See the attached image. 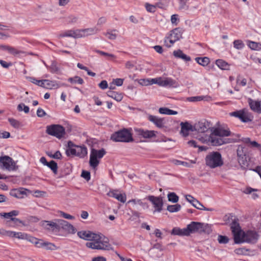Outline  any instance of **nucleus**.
Segmentation results:
<instances>
[{
    "instance_id": "1",
    "label": "nucleus",
    "mask_w": 261,
    "mask_h": 261,
    "mask_svg": "<svg viewBox=\"0 0 261 261\" xmlns=\"http://www.w3.org/2000/svg\"><path fill=\"white\" fill-rule=\"evenodd\" d=\"M231 229L233 235L234 241L236 244L247 243L255 244L258 239V233L254 231L245 232L241 230L239 224L233 222L231 224Z\"/></svg>"
},
{
    "instance_id": "2",
    "label": "nucleus",
    "mask_w": 261,
    "mask_h": 261,
    "mask_svg": "<svg viewBox=\"0 0 261 261\" xmlns=\"http://www.w3.org/2000/svg\"><path fill=\"white\" fill-rule=\"evenodd\" d=\"M87 247L92 249L110 250L112 249L109 239L100 233H96L91 242H87Z\"/></svg>"
},
{
    "instance_id": "3",
    "label": "nucleus",
    "mask_w": 261,
    "mask_h": 261,
    "mask_svg": "<svg viewBox=\"0 0 261 261\" xmlns=\"http://www.w3.org/2000/svg\"><path fill=\"white\" fill-rule=\"evenodd\" d=\"M205 164L211 168H215L223 165L221 154L219 152L213 151L206 156Z\"/></svg>"
},
{
    "instance_id": "4",
    "label": "nucleus",
    "mask_w": 261,
    "mask_h": 261,
    "mask_svg": "<svg viewBox=\"0 0 261 261\" xmlns=\"http://www.w3.org/2000/svg\"><path fill=\"white\" fill-rule=\"evenodd\" d=\"M111 139L115 142H130L134 139L130 132L127 128H123L113 133Z\"/></svg>"
},
{
    "instance_id": "5",
    "label": "nucleus",
    "mask_w": 261,
    "mask_h": 261,
    "mask_svg": "<svg viewBox=\"0 0 261 261\" xmlns=\"http://www.w3.org/2000/svg\"><path fill=\"white\" fill-rule=\"evenodd\" d=\"M182 33L181 29L179 28L172 30L165 38L164 45L167 47H170L176 41L182 38Z\"/></svg>"
},
{
    "instance_id": "6",
    "label": "nucleus",
    "mask_w": 261,
    "mask_h": 261,
    "mask_svg": "<svg viewBox=\"0 0 261 261\" xmlns=\"http://www.w3.org/2000/svg\"><path fill=\"white\" fill-rule=\"evenodd\" d=\"M106 153V151L103 148L100 150H97L92 148L91 150L89 164L93 168L95 169L99 164V160L101 159Z\"/></svg>"
},
{
    "instance_id": "7",
    "label": "nucleus",
    "mask_w": 261,
    "mask_h": 261,
    "mask_svg": "<svg viewBox=\"0 0 261 261\" xmlns=\"http://www.w3.org/2000/svg\"><path fill=\"white\" fill-rule=\"evenodd\" d=\"M0 168L8 171H14L18 169L15 162L8 155L0 156Z\"/></svg>"
},
{
    "instance_id": "8",
    "label": "nucleus",
    "mask_w": 261,
    "mask_h": 261,
    "mask_svg": "<svg viewBox=\"0 0 261 261\" xmlns=\"http://www.w3.org/2000/svg\"><path fill=\"white\" fill-rule=\"evenodd\" d=\"M46 132L47 134L60 139L65 134V128L58 124H52L46 127Z\"/></svg>"
},
{
    "instance_id": "9",
    "label": "nucleus",
    "mask_w": 261,
    "mask_h": 261,
    "mask_svg": "<svg viewBox=\"0 0 261 261\" xmlns=\"http://www.w3.org/2000/svg\"><path fill=\"white\" fill-rule=\"evenodd\" d=\"M209 226L207 224L201 223L199 222H192L187 226L188 231H189V236L191 233L196 232H205L207 228Z\"/></svg>"
},
{
    "instance_id": "10",
    "label": "nucleus",
    "mask_w": 261,
    "mask_h": 261,
    "mask_svg": "<svg viewBox=\"0 0 261 261\" xmlns=\"http://www.w3.org/2000/svg\"><path fill=\"white\" fill-rule=\"evenodd\" d=\"M37 193L39 194L40 196H42L45 192L41 191H31L23 188H19L11 190L10 192V196L34 195V194Z\"/></svg>"
},
{
    "instance_id": "11",
    "label": "nucleus",
    "mask_w": 261,
    "mask_h": 261,
    "mask_svg": "<svg viewBox=\"0 0 261 261\" xmlns=\"http://www.w3.org/2000/svg\"><path fill=\"white\" fill-rule=\"evenodd\" d=\"M211 127L212 124L210 121L202 119L194 124V131L202 133L207 132Z\"/></svg>"
},
{
    "instance_id": "12",
    "label": "nucleus",
    "mask_w": 261,
    "mask_h": 261,
    "mask_svg": "<svg viewBox=\"0 0 261 261\" xmlns=\"http://www.w3.org/2000/svg\"><path fill=\"white\" fill-rule=\"evenodd\" d=\"M148 199L151 202L154 208L153 213L162 211L163 206L162 197H148Z\"/></svg>"
},
{
    "instance_id": "13",
    "label": "nucleus",
    "mask_w": 261,
    "mask_h": 261,
    "mask_svg": "<svg viewBox=\"0 0 261 261\" xmlns=\"http://www.w3.org/2000/svg\"><path fill=\"white\" fill-rule=\"evenodd\" d=\"M134 131L136 135L145 139H149L156 136V132L154 130H144L141 128H135Z\"/></svg>"
},
{
    "instance_id": "14",
    "label": "nucleus",
    "mask_w": 261,
    "mask_h": 261,
    "mask_svg": "<svg viewBox=\"0 0 261 261\" xmlns=\"http://www.w3.org/2000/svg\"><path fill=\"white\" fill-rule=\"evenodd\" d=\"M57 222L58 223V228L61 227L68 233L72 234L75 233L76 229L72 225L69 223L68 222L63 220L58 219Z\"/></svg>"
},
{
    "instance_id": "15",
    "label": "nucleus",
    "mask_w": 261,
    "mask_h": 261,
    "mask_svg": "<svg viewBox=\"0 0 261 261\" xmlns=\"http://www.w3.org/2000/svg\"><path fill=\"white\" fill-rule=\"evenodd\" d=\"M180 125L181 126L180 134L184 137L188 136L189 134V131H194V125H192L188 122H182Z\"/></svg>"
},
{
    "instance_id": "16",
    "label": "nucleus",
    "mask_w": 261,
    "mask_h": 261,
    "mask_svg": "<svg viewBox=\"0 0 261 261\" xmlns=\"http://www.w3.org/2000/svg\"><path fill=\"white\" fill-rule=\"evenodd\" d=\"M151 84H158V85L161 86H167L168 85L172 86L175 83L173 80L168 78L164 80H162L161 78L152 79H151Z\"/></svg>"
},
{
    "instance_id": "17",
    "label": "nucleus",
    "mask_w": 261,
    "mask_h": 261,
    "mask_svg": "<svg viewBox=\"0 0 261 261\" xmlns=\"http://www.w3.org/2000/svg\"><path fill=\"white\" fill-rule=\"evenodd\" d=\"M208 138L209 145L213 146H220L225 143V142L222 139L219 138L218 136H215L213 135V133L211 135L208 136Z\"/></svg>"
},
{
    "instance_id": "18",
    "label": "nucleus",
    "mask_w": 261,
    "mask_h": 261,
    "mask_svg": "<svg viewBox=\"0 0 261 261\" xmlns=\"http://www.w3.org/2000/svg\"><path fill=\"white\" fill-rule=\"evenodd\" d=\"M95 233L89 230H82L77 232V236L82 239L91 242Z\"/></svg>"
},
{
    "instance_id": "19",
    "label": "nucleus",
    "mask_w": 261,
    "mask_h": 261,
    "mask_svg": "<svg viewBox=\"0 0 261 261\" xmlns=\"http://www.w3.org/2000/svg\"><path fill=\"white\" fill-rule=\"evenodd\" d=\"M148 119L153 123L155 126L159 128H163L164 126L165 122L164 118L149 115L148 117Z\"/></svg>"
},
{
    "instance_id": "20",
    "label": "nucleus",
    "mask_w": 261,
    "mask_h": 261,
    "mask_svg": "<svg viewBox=\"0 0 261 261\" xmlns=\"http://www.w3.org/2000/svg\"><path fill=\"white\" fill-rule=\"evenodd\" d=\"M0 50L7 51L10 54L14 56L24 53L23 51L18 50L13 47L6 45L0 44Z\"/></svg>"
},
{
    "instance_id": "21",
    "label": "nucleus",
    "mask_w": 261,
    "mask_h": 261,
    "mask_svg": "<svg viewBox=\"0 0 261 261\" xmlns=\"http://www.w3.org/2000/svg\"><path fill=\"white\" fill-rule=\"evenodd\" d=\"M248 103L252 111L258 113H261V101H255L251 98H249Z\"/></svg>"
},
{
    "instance_id": "22",
    "label": "nucleus",
    "mask_w": 261,
    "mask_h": 261,
    "mask_svg": "<svg viewBox=\"0 0 261 261\" xmlns=\"http://www.w3.org/2000/svg\"><path fill=\"white\" fill-rule=\"evenodd\" d=\"M18 215V212L17 211H12L9 213H0V216L1 217H3L6 219H10L11 220L15 222H20L19 219L13 218V216H16Z\"/></svg>"
},
{
    "instance_id": "23",
    "label": "nucleus",
    "mask_w": 261,
    "mask_h": 261,
    "mask_svg": "<svg viewBox=\"0 0 261 261\" xmlns=\"http://www.w3.org/2000/svg\"><path fill=\"white\" fill-rule=\"evenodd\" d=\"M212 133L213 135L218 137H228L231 135V132L229 129L220 128H215Z\"/></svg>"
},
{
    "instance_id": "24",
    "label": "nucleus",
    "mask_w": 261,
    "mask_h": 261,
    "mask_svg": "<svg viewBox=\"0 0 261 261\" xmlns=\"http://www.w3.org/2000/svg\"><path fill=\"white\" fill-rule=\"evenodd\" d=\"M171 234L179 236H188L189 231H188L187 227L182 229L179 227H174L172 230Z\"/></svg>"
},
{
    "instance_id": "25",
    "label": "nucleus",
    "mask_w": 261,
    "mask_h": 261,
    "mask_svg": "<svg viewBox=\"0 0 261 261\" xmlns=\"http://www.w3.org/2000/svg\"><path fill=\"white\" fill-rule=\"evenodd\" d=\"M42 225L47 229L54 230L58 229V223L57 222V220L56 222L48 221H43L42 223Z\"/></svg>"
},
{
    "instance_id": "26",
    "label": "nucleus",
    "mask_w": 261,
    "mask_h": 261,
    "mask_svg": "<svg viewBox=\"0 0 261 261\" xmlns=\"http://www.w3.org/2000/svg\"><path fill=\"white\" fill-rule=\"evenodd\" d=\"M8 237L11 238H16L19 239L28 240V235L21 232H15L13 231H9Z\"/></svg>"
},
{
    "instance_id": "27",
    "label": "nucleus",
    "mask_w": 261,
    "mask_h": 261,
    "mask_svg": "<svg viewBox=\"0 0 261 261\" xmlns=\"http://www.w3.org/2000/svg\"><path fill=\"white\" fill-rule=\"evenodd\" d=\"M235 253L240 255H254L256 254L255 250L247 249L245 248H238L235 250Z\"/></svg>"
},
{
    "instance_id": "28",
    "label": "nucleus",
    "mask_w": 261,
    "mask_h": 261,
    "mask_svg": "<svg viewBox=\"0 0 261 261\" xmlns=\"http://www.w3.org/2000/svg\"><path fill=\"white\" fill-rule=\"evenodd\" d=\"M186 199L192 204L193 206L197 209L202 210L204 206L200 203L197 200L195 199L194 197H186Z\"/></svg>"
},
{
    "instance_id": "29",
    "label": "nucleus",
    "mask_w": 261,
    "mask_h": 261,
    "mask_svg": "<svg viewBox=\"0 0 261 261\" xmlns=\"http://www.w3.org/2000/svg\"><path fill=\"white\" fill-rule=\"evenodd\" d=\"M87 154V148L83 146H76V156L81 158L85 157Z\"/></svg>"
},
{
    "instance_id": "30",
    "label": "nucleus",
    "mask_w": 261,
    "mask_h": 261,
    "mask_svg": "<svg viewBox=\"0 0 261 261\" xmlns=\"http://www.w3.org/2000/svg\"><path fill=\"white\" fill-rule=\"evenodd\" d=\"M45 82V88L46 89H58L59 88L61 85L57 83L56 81H50L48 80H46ZM64 84H61V86H64Z\"/></svg>"
},
{
    "instance_id": "31",
    "label": "nucleus",
    "mask_w": 261,
    "mask_h": 261,
    "mask_svg": "<svg viewBox=\"0 0 261 261\" xmlns=\"http://www.w3.org/2000/svg\"><path fill=\"white\" fill-rule=\"evenodd\" d=\"M241 140L245 144H250V146L252 147L257 148L258 149L261 148V144L258 143L255 141H251L249 138H243Z\"/></svg>"
},
{
    "instance_id": "32",
    "label": "nucleus",
    "mask_w": 261,
    "mask_h": 261,
    "mask_svg": "<svg viewBox=\"0 0 261 261\" xmlns=\"http://www.w3.org/2000/svg\"><path fill=\"white\" fill-rule=\"evenodd\" d=\"M216 64L222 70H229L230 68V65L222 59L217 60Z\"/></svg>"
},
{
    "instance_id": "33",
    "label": "nucleus",
    "mask_w": 261,
    "mask_h": 261,
    "mask_svg": "<svg viewBox=\"0 0 261 261\" xmlns=\"http://www.w3.org/2000/svg\"><path fill=\"white\" fill-rule=\"evenodd\" d=\"M98 29L96 27L92 28H88L85 29H82V35H84V37L88 35H91L97 33Z\"/></svg>"
},
{
    "instance_id": "34",
    "label": "nucleus",
    "mask_w": 261,
    "mask_h": 261,
    "mask_svg": "<svg viewBox=\"0 0 261 261\" xmlns=\"http://www.w3.org/2000/svg\"><path fill=\"white\" fill-rule=\"evenodd\" d=\"M240 120L243 122L247 123L252 120V117L246 109H244L243 115Z\"/></svg>"
},
{
    "instance_id": "35",
    "label": "nucleus",
    "mask_w": 261,
    "mask_h": 261,
    "mask_svg": "<svg viewBox=\"0 0 261 261\" xmlns=\"http://www.w3.org/2000/svg\"><path fill=\"white\" fill-rule=\"evenodd\" d=\"M108 95L117 101H120L122 100L123 98V96L120 93H118L116 92L113 91H110L108 92Z\"/></svg>"
},
{
    "instance_id": "36",
    "label": "nucleus",
    "mask_w": 261,
    "mask_h": 261,
    "mask_svg": "<svg viewBox=\"0 0 261 261\" xmlns=\"http://www.w3.org/2000/svg\"><path fill=\"white\" fill-rule=\"evenodd\" d=\"M195 60L199 64L203 66L207 65L210 63V59L207 57H197L195 58Z\"/></svg>"
},
{
    "instance_id": "37",
    "label": "nucleus",
    "mask_w": 261,
    "mask_h": 261,
    "mask_svg": "<svg viewBox=\"0 0 261 261\" xmlns=\"http://www.w3.org/2000/svg\"><path fill=\"white\" fill-rule=\"evenodd\" d=\"M30 241L34 243L37 247L43 248L45 241L42 240H38L35 238H32L29 240Z\"/></svg>"
},
{
    "instance_id": "38",
    "label": "nucleus",
    "mask_w": 261,
    "mask_h": 261,
    "mask_svg": "<svg viewBox=\"0 0 261 261\" xmlns=\"http://www.w3.org/2000/svg\"><path fill=\"white\" fill-rule=\"evenodd\" d=\"M181 209V205L179 204L170 205L167 206V210L170 213H175L179 211Z\"/></svg>"
},
{
    "instance_id": "39",
    "label": "nucleus",
    "mask_w": 261,
    "mask_h": 261,
    "mask_svg": "<svg viewBox=\"0 0 261 261\" xmlns=\"http://www.w3.org/2000/svg\"><path fill=\"white\" fill-rule=\"evenodd\" d=\"M68 81L71 84H76L82 85L84 83V80L78 76H75L73 77H70L68 79Z\"/></svg>"
},
{
    "instance_id": "40",
    "label": "nucleus",
    "mask_w": 261,
    "mask_h": 261,
    "mask_svg": "<svg viewBox=\"0 0 261 261\" xmlns=\"http://www.w3.org/2000/svg\"><path fill=\"white\" fill-rule=\"evenodd\" d=\"M46 166L48 167L54 173L57 174L58 171V165L56 162L52 160L48 162Z\"/></svg>"
},
{
    "instance_id": "41",
    "label": "nucleus",
    "mask_w": 261,
    "mask_h": 261,
    "mask_svg": "<svg viewBox=\"0 0 261 261\" xmlns=\"http://www.w3.org/2000/svg\"><path fill=\"white\" fill-rule=\"evenodd\" d=\"M43 248L48 250H55L58 249L57 246L54 244L45 241L44 244Z\"/></svg>"
},
{
    "instance_id": "42",
    "label": "nucleus",
    "mask_w": 261,
    "mask_h": 261,
    "mask_svg": "<svg viewBox=\"0 0 261 261\" xmlns=\"http://www.w3.org/2000/svg\"><path fill=\"white\" fill-rule=\"evenodd\" d=\"M17 110L19 112L23 111L25 113L27 114L29 112L30 108L28 106H25L24 103H21L17 106Z\"/></svg>"
},
{
    "instance_id": "43",
    "label": "nucleus",
    "mask_w": 261,
    "mask_h": 261,
    "mask_svg": "<svg viewBox=\"0 0 261 261\" xmlns=\"http://www.w3.org/2000/svg\"><path fill=\"white\" fill-rule=\"evenodd\" d=\"M107 195L108 196H126V194L125 193L118 190L110 191Z\"/></svg>"
},
{
    "instance_id": "44",
    "label": "nucleus",
    "mask_w": 261,
    "mask_h": 261,
    "mask_svg": "<svg viewBox=\"0 0 261 261\" xmlns=\"http://www.w3.org/2000/svg\"><path fill=\"white\" fill-rule=\"evenodd\" d=\"M70 144L72 145V144L71 142H68V146L69 147V148L67 149L66 150V153L67 156L72 155H76V147L75 148L70 147Z\"/></svg>"
},
{
    "instance_id": "45",
    "label": "nucleus",
    "mask_w": 261,
    "mask_h": 261,
    "mask_svg": "<svg viewBox=\"0 0 261 261\" xmlns=\"http://www.w3.org/2000/svg\"><path fill=\"white\" fill-rule=\"evenodd\" d=\"M72 37L75 38V39L84 37V35H82V29L81 30L77 29L76 30H72Z\"/></svg>"
},
{
    "instance_id": "46",
    "label": "nucleus",
    "mask_w": 261,
    "mask_h": 261,
    "mask_svg": "<svg viewBox=\"0 0 261 261\" xmlns=\"http://www.w3.org/2000/svg\"><path fill=\"white\" fill-rule=\"evenodd\" d=\"M79 18L74 15H70L66 18L67 22L68 24H74L77 22Z\"/></svg>"
},
{
    "instance_id": "47",
    "label": "nucleus",
    "mask_w": 261,
    "mask_h": 261,
    "mask_svg": "<svg viewBox=\"0 0 261 261\" xmlns=\"http://www.w3.org/2000/svg\"><path fill=\"white\" fill-rule=\"evenodd\" d=\"M47 155L51 158L55 159H60L62 157V154L59 151H57L54 154H52L51 152H47Z\"/></svg>"
},
{
    "instance_id": "48",
    "label": "nucleus",
    "mask_w": 261,
    "mask_h": 261,
    "mask_svg": "<svg viewBox=\"0 0 261 261\" xmlns=\"http://www.w3.org/2000/svg\"><path fill=\"white\" fill-rule=\"evenodd\" d=\"M234 47L238 49H240L244 47V44L243 41L241 40H236L233 41Z\"/></svg>"
},
{
    "instance_id": "49",
    "label": "nucleus",
    "mask_w": 261,
    "mask_h": 261,
    "mask_svg": "<svg viewBox=\"0 0 261 261\" xmlns=\"http://www.w3.org/2000/svg\"><path fill=\"white\" fill-rule=\"evenodd\" d=\"M8 121L10 124L14 128H18L20 126V122L14 118H10L8 119Z\"/></svg>"
},
{
    "instance_id": "50",
    "label": "nucleus",
    "mask_w": 261,
    "mask_h": 261,
    "mask_svg": "<svg viewBox=\"0 0 261 261\" xmlns=\"http://www.w3.org/2000/svg\"><path fill=\"white\" fill-rule=\"evenodd\" d=\"M188 0H180L179 9L181 10H188V6L187 5Z\"/></svg>"
},
{
    "instance_id": "51",
    "label": "nucleus",
    "mask_w": 261,
    "mask_h": 261,
    "mask_svg": "<svg viewBox=\"0 0 261 261\" xmlns=\"http://www.w3.org/2000/svg\"><path fill=\"white\" fill-rule=\"evenodd\" d=\"M115 30H114L113 31L111 32H108L104 34V35L107 36L109 39L111 40H114L116 38V34L115 33H113V32H115Z\"/></svg>"
},
{
    "instance_id": "52",
    "label": "nucleus",
    "mask_w": 261,
    "mask_h": 261,
    "mask_svg": "<svg viewBox=\"0 0 261 261\" xmlns=\"http://www.w3.org/2000/svg\"><path fill=\"white\" fill-rule=\"evenodd\" d=\"M204 99V97L202 96H192L189 97L187 98V100L190 102H195L199 101L202 100Z\"/></svg>"
},
{
    "instance_id": "53",
    "label": "nucleus",
    "mask_w": 261,
    "mask_h": 261,
    "mask_svg": "<svg viewBox=\"0 0 261 261\" xmlns=\"http://www.w3.org/2000/svg\"><path fill=\"white\" fill-rule=\"evenodd\" d=\"M218 241L220 244H226L228 242V239L226 236H219L218 238Z\"/></svg>"
},
{
    "instance_id": "54",
    "label": "nucleus",
    "mask_w": 261,
    "mask_h": 261,
    "mask_svg": "<svg viewBox=\"0 0 261 261\" xmlns=\"http://www.w3.org/2000/svg\"><path fill=\"white\" fill-rule=\"evenodd\" d=\"M145 8L146 10L149 12H154L155 11L156 7L155 6L146 3L145 4Z\"/></svg>"
},
{
    "instance_id": "55",
    "label": "nucleus",
    "mask_w": 261,
    "mask_h": 261,
    "mask_svg": "<svg viewBox=\"0 0 261 261\" xmlns=\"http://www.w3.org/2000/svg\"><path fill=\"white\" fill-rule=\"evenodd\" d=\"M72 30H69L68 31H66L61 34H60L59 36V37H72Z\"/></svg>"
},
{
    "instance_id": "56",
    "label": "nucleus",
    "mask_w": 261,
    "mask_h": 261,
    "mask_svg": "<svg viewBox=\"0 0 261 261\" xmlns=\"http://www.w3.org/2000/svg\"><path fill=\"white\" fill-rule=\"evenodd\" d=\"M248 46L253 50H256L259 48V44L253 42V41H250L248 43Z\"/></svg>"
},
{
    "instance_id": "57",
    "label": "nucleus",
    "mask_w": 261,
    "mask_h": 261,
    "mask_svg": "<svg viewBox=\"0 0 261 261\" xmlns=\"http://www.w3.org/2000/svg\"><path fill=\"white\" fill-rule=\"evenodd\" d=\"M81 176L87 181H89L90 179V173L89 171L83 170Z\"/></svg>"
},
{
    "instance_id": "58",
    "label": "nucleus",
    "mask_w": 261,
    "mask_h": 261,
    "mask_svg": "<svg viewBox=\"0 0 261 261\" xmlns=\"http://www.w3.org/2000/svg\"><path fill=\"white\" fill-rule=\"evenodd\" d=\"M95 51L102 56H105L112 58H115V56L113 54H109L108 53H106L99 50H96Z\"/></svg>"
},
{
    "instance_id": "59",
    "label": "nucleus",
    "mask_w": 261,
    "mask_h": 261,
    "mask_svg": "<svg viewBox=\"0 0 261 261\" xmlns=\"http://www.w3.org/2000/svg\"><path fill=\"white\" fill-rule=\"evenodd\" d=\"M141 203H142V202H141L140 200L135 199H134L129 200L127 202V204H131L133 205H137V204L141 205Z\"/></svg>"
},
{
    "instance_id": "60",
    "label": "nucleus",
    "mask_w": 261,
    "mask_h": 261,
    "mask_svg": "<svg viewBox=\"0 0 261 261\" xmlns=\"http://www.w3.org/2000/svg\"><path fill=\"white\" fill-rule=\"evenodd\" d=\"M123 83V79H116L113 80L112 84L117 86H121L122 85Z\"/></svg>"
},
{
    "instance_id": "61",
    "label": "nucleus",
    "mask_w": 261,
    "mask_h": 261,
    "mask_svg": "<svg viewBox=\"0 0 261 261\" xmlns=\"http://www.w3.org/2000/svg\"><path fill=\"white\" fill-rule=\"evenodd\" d=\"M184 54L182 51L180 49H178L176 50H174L173 53V56L178 59H180L181 58V55Z\"/></svg>"
},
{
    "instance_id": "62",
    "label": "nucleus",
    "mask_w": 261,
    "mask_h": 261,
    "mask_svg": "<svg viewBox=\"0 0 261 261\" xmlns=\"http://www.w3.org/2000/svg\"><path fill=\"white\" fill-rule=\"evenodd\" d=\"M37 115L39 117H43L46 115V113L42 109L38 108L37 111Z\"/></svg>"
},
{
    "instance_id": "63",
    "label": "nucleus",
    "mask_w": 261,
    "mask_h": 261,
    "mask_svg": "<svg viewBox=\"0 0 261 261\" xmlns=\"http://www.w3.org/2000/svg\"><path fill=\"white\" fill-rule=\"evenodd\" d=\"M98 86L100 89L103 90L108 87V85L106 81L103 80L98 84Z\"/></svg>"
},
{
    "instance_id": "64",
    "label": "nucleus",
    "mask_w": 261,
    "mask_h": 261,
    "mask_svg": "<svg viewBox=\"0 0 261 261\" xmlns=\"http://www.w3.org/2000/svg\"><path fill=\"white\" fill-rule=\"evenodd\" d=\"M91 261H107V259L103 256H98L92 258Z\"/></svg>"
}]
</instances>
